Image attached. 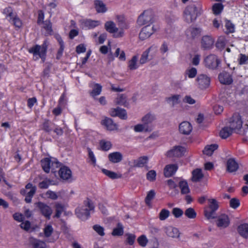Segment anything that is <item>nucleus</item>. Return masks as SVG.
I'll use <instances>...</instances> for the list:
<instances>
[{
  "label": "nucleus",
  "instance_id": "nucleus-2",
  "mask_svg": "<svg viewBox=\"0 0 248 248\" xmlns=\"http://www.w3.org/2000/svg\"><path fill=\"white\" fill-rule=\"evenodd\" d=\"M208 206L204 209V215L207 219L216 217V212L219 208V202L214 198L207 199Z\"/></svg>",
  "mask_w": 248,
  "mask_h": 248
},
{
  "label": "nucleus",
  "instance_id": "nucleus-24",
  "mask_svg": "<svg viewBox=\"0 0 248 248\" xmlns=\"http://www.w3.org/2000/svg\"><path fill=\"white\" fill-rule=\"evenodd\" d=\"M101 124L106 127L108 130L113 131L118 130V126L112 120L109 118H105L101 122Z\"/></svg>",
  "mask_w": 248,
  "mask_h": 248
},
{
  "label": "nucleus",
  "instance_id": "nucleus-42",
  "mask_svg": "<svg viewBox=\"0 0 248 248\" xmlns=\"http://www.w3.org/2000/svg\"><path fill=\"white\" fill-rule=\"evenodd\" d=\"M148 158L147 156H142L135 160L134 166L137 167H143L147 163Z\"/></svg>",
  "mask_w": 248,
  "mask_h": 248
},
{
  "label": "nucleus",
  "instance_id": "nucleus-62",
  "mask_svg": "<svg viewBox=\"0 0 248 248\" xmlns=\"http://www.w3.org/2000/svg\"><path fill=\"white\" fill-rule=\"evenodd\" d=\"M226 32L227 33L233 32L234 31V25L230 21L227 20L225 24Z\"/></svg>",
  "mask_w": 248,
  "mask_h": 248
},
{
  "label": "nucleus",
  "instance_id": "nucleus-53",
  "mask_svg": "<svg viewBox=\"0 0 248 248\" xmlns=\"http://www.w3.org/2000/svg\"><path fill=\"white\" fill-rule=\"evenodd\" d=\"M238 63L240 65H244L248 64V56L240 54L238 58Z\"/></svg>",
  "mask_w": 248,
  "mask_h": 248
},
{
  "label": "nucleus",
  "instance_id": "nucleus-47",
  "mask_svg": "<svg viewBox=\"0 0 248 248\" xmlns=\"http://www.w3.org/2000/svg\"><path fill=\"white\" fill-rule=\"evenodd\" d=\"M99 145L101 149L104 151L108 150L112 146V144L110 141L105 140H101Z\"/></svg>",
  "mask_w": 248,
  "mask_h": 248
},
{
  "label": "nucleus",
  "instance_id": "nucleus-1",
  "mask_svg": "<svg viewBox=\"0 0 248 248\" xmlns=\"http://www.w3.org/2000/svg\"><path fill=\"white\" fill-rule=\"evenodd\" d=\"M201 7L192 4L187 6L184 12V17L187 23H192L194 21L197 17L201 14Z\"/></svg>",
  "mask_w": 248,
  "mask_h": 248
},
{
  "label": "nucleus",
  "instance_id": "nucleus-7",
  "mask_svg": "<svg viewBox=\"0 0 248 248\" xmlns=\"http://www.w3.org/2000/svg\"><path fill=\"white\" fill-rule=\"evenodd\" d=\"M104 27L108 32L113 34V37L114 38H121L124 36V32L123 29L117 27L116 24L112 21L106 22Z\"/></svg>",
  "mask_w": 248,
  "mask_h": 248
},
{
  "label": "nucleus",
  "instance_id": "nucleus-41",
  "mask_svg": "<svg viewBox=\"0 0 248 248\" xmlns=\"http://www.w3.org/2000/svg\"><path fill=\"white\" fill-rule=\"evenodd\" d=\"M52 158H46L41 160V165L43 170L46 172L48 173L50 170V167L49 165H51Z\"/></svg>",
  "mask_w": 248,
  "mask_h": 248
},
{
  "label": "nucleus",
  "instance_id": "nucleus-55",
  "mask_svg": "<svg viewBox=\"0 0 248 248\" xmlns=\"http://www.w3.org/2000/svg\"><path fill=\"white\" fill-rule=\"evenodd\" d=\"M170 212L166 209L161 210L159 214V218L160 220H164L167 219L170 216Z\"/></svg>",
  "mask_w": 248,
  "mask_h": 248
},
{
  "label": "nucleus",
  "instance_id": "nucleus-9",
  "mask_svg": "<svg viewBox=\"0 0 248 248\" xmlns=\"http://www.w3.org/2000/svg\"><path fill=\"white\" fill-rule=\"evenodd\" d=\"M163 231L166 235L170 238L179 239L180 237L181 232L180 231L178 228L172 226H164Z\"/></svg>",
  "mask_w": 248,
  "mask_h": 248
},
{
  "label": "nucleus",
  "instance_id": "nucleus-44",
  "mask_svg": "<svg viewBox=\"0 0 248 248\" xmlns=\"http://www.w3.org/2000/svg\"><path fill=\"white\" fill-rule=\"evenodd\" d=\"M115 102L117 105L126 106L127 103L126 96L122 94H120L116 98Z\"/></svg>",
  "mask_w": 248,
  "mask_h": 248
},
{
  "label": "nucleus",
  "instance_id": "nucleus-34",
  "mask_svg": "<svg viewBox=\"0 0 248 248\" xmlns=\"http://www.w3.org/2000/svg\"><path fill=\"white\" fill-rule=\"evenodd\" d=\"M181 96L179 94H173L166 98V101L172 107H174L180 103Z\"/></svg>",
  "mask_w": 248,
  "mask_h": 248
},
{
  "label": "nucleus",
  "instance_id": "nucleus-10",
  "mask_svg": "<svg viewBox=\"0 0 248 248\" xmlns=\"http://www.w3.org/2000/svg\"><path fill=\"white\" fill-rule=\"evenodd\" d=\"M155 31L154 25H145L141 29L139 33V38L141 40H146L149 38Z\"/></svg>",
  "mask_w": 248,
  "mask_h": 248
},
{
  "label": "nucleus",
  "instance_id": "nucleus-54",
  "mask_svg": "<svg viewBox=\"0 0 248 248\" xmlns=\"http://www.w3.org/2000/svg\"><path fill=\"white\" fill-rule=\"evenodd\" d=\"M115 56L118 57L120 61H124L125 60V55L124 52L121 50L120 48H117L114 54Z\"/></svg>",
  "mask_w": 248,
  "mask_h": 248
},
{
  "label": "nucleus",
  "instance_id": "nucleus-33",
  "mask_svg": "<svg viewBox=\"0 0 248 248\" xmlns=\"http://www.w3.org/2000/svg\"><path fill=\"white\" fill-rule=\"evenodd\" d=\"M192 177L191 180L193 182L200 181L204 177V174L202 172V170L200 169H196L194 170L192 172Z\"/></svg>",
  "mask_w": 248,
  "mask_h": 248
},
{
  "label": "nucleus",
  "instance_id": "nucleus-3",
  "mask_svg": "<svg viewBox=\"0 0 248 248\" xmlns=\"http://www.w3.org/2000/svg\"><path fill=\"white\" fill-rule=\"evenodd\" d=\"M94 206L93 202L87 199L84 202V205L76 209V214L79 218L85 220L90 216V211L93 210Z\"/></svg>",
  "mask_w": 248,
  "mask_h": 248
},
{
  "label": "nucleus",
  "instance_id": "nucleus-25",
  "mask_svg": "<svg viewBox=\"0 0 248 248\" xmlns=\"http://www.w3.org/2000/svg\"><path fill=\"white\" fill-rule=\"evenodd\" d=\"M237 231L242 238L248 240V223H244L239 225Z\"/></svg>",
  "mask_w": 248,
  "mask_h": 248
},
{
  "label": "nucleus",
  "instance_id": "nucleus-30",
  "mask_svg": "<svg viewBox=\"0 0 248 248\" xmlns=\"http://www.w3.org/2000/svg\"><path fill=\"white\" fill-rule=\"evenodd\" d=\"M156 47L155 46H151L148 48L146 50L143 52L140 57L139 63L143 64L147 62L149 60V53L151 50L156 51Z\"/></svg>",
  "mask_w": 248,
  "mask_h": 248
},
{
  "label": "nucleus",
  "instance_id": "nucleus-61",
  "mask_svg": "<svg viewBox=\"0 0 248 248\" xmlns=\"http://www.w3.org/2000/svg\"><path fill=\"white\" fill-rule=\"evenodd\" d=\"M222 9L223 5L221 3H216L213 6V11L216 15L220 14Z\"/></svg>",
  "mask_w": 248,
  "mask_h": 248
},
{
  "label": "nucleus",
  "instance_id": "nucleus-11",
  "mask_svg": "<svg viewBox=\"0 0 248 248\" xmlns=\"http://www.w3.org/2000/svg\"><path fill=\"white\" fill-rule=\"evenodd\" d=\"M234 132L240 133V130L242 126V121L238 115L233 116L228 125Z\"/></svg>",
  "mask_w": 248,
  "mask_h": 248
},
{
  "label": "nucleus",
  "instance_id": "nucleus-21",
  "mask_svg": "<svg viewBox=\"0 0 248 248\" xmlns=\"http://www.w3.org/2000/svg\"><path fill=\"white\" fill-rule=\"evenodd\" d=\"M80 22L84 27L88 29H93L101 24V21L99 20H92L90 19L81 20Z\"/></svg>",
  "mask_w": 248,
  "mask_h": 248
},
{
  "label": "nucleus",
  "instance_id": "nucleus-35",
  "mask_svg": "<svg viewBox=\"0 0 248 248\" xmlns=\"http://www.w3.org/2000/svg\"><path fill=\"white\" fill-rule=\"evenodd\" d=\"M234 131L229 126L226 125L220 131V136L223 139H226L231 136Z\"/></svg>",
  "mask_w": 248,
  "mask_h": 248
},
{
  "label": "nucleus",
  "instance_id": "nucleus-37",
  "mask_svg": "<svg viewBox=\"0 0 248 248\" xmlns=\"http://www.w3.org/2000/svg\"><path fill=\"white\" fill-rule=\"evenodd\" d=\"M138 56L135 55L133 56L132 58L129 61L128 63V67L129 70H134L138 68Z\"/></svg>",
  "mask_w": 248,
  "mask_h": 248
},
{
  "label": "nucleus",
  "instance_id": "nucleus-51",
  "mask_svg": "<svg viewBox=\"0 0 248 248\" xmlns=\"http://www.w3.org/2000/svg\"><path fill=\"white\" fill-rule=\"evenodd\" d=\"M137 241L141 247H145L148 242V240L145 235H142L138 238Z\"/></svg>",
  "mask_w": 248,
  "mask_h": 248
},
{
  "label": "nucleus",
  "instance_id": "nucleus-14",
  "mask_svg": "<svg viewBox=\"0 0 248 248\" xmlns=\"http://www.w3.org/2000/svg\"><path fill=\"white\" fill-rule=\"evenodd\" d=\"M205 66L210 69H216L218 66L220 61L215 55H210L204 60Z\"/></svg>",
  "mask_w": 248,
  "mask_h": 248
},
{
  "label": "nucleus",
  "instance_id": "nucleus-36",
  "mask_svg": "<svg viewBox=\"0 0 248 248\" xmlns=\"http://www.w3.org/2000/svg\"><path fill=\"white\" fill-rule=\"evenodd\" d=\"M134 130L137 132H149L152 130L151 126L142 124H138L134 126Z\"/></svg>",
  "mask_w": 248,
  "mask_h": 248
},
{
  "label": "nucleus",
  "instance_id": "nucleus-43",
  "mask_svg": "<svg viewBox=\"0 0 248 248\" xmlns=\"http://www.w3.org/2000/svg\"><path fill=\"white\" fill-rule=\"evenodd\" d=\"M102 91V86L99 84H94L93 87V90L91 93V95L95 97L99 95Z\"/></svg>",
  "mask_w": 248,
  "mask_h": 248
},
{
  "label": "nucleus",
  "instance_id": "nucleus-48",
  "mask_svg": "<svg viewBox=\"0 0 248 248\" xmlns=\"http://www.w3.org/2000/svg\"><path fill=\"white\" fill-rule=\"evenodd\" d=\"M185 215L190 219H194L196 218L197 213L195 210L192 208H188L186 210Z\"/></svg>",
  "mask_w": 248,
  "mask_h": 248
},
{
  "label": "nucleus",
  "instance_id": "nucleus-63",
  "mask_svg": "<svg viewBox=\"0 0 248 248\" xmlns=\"http://www.w3.org/2000/svg\"><path fill=\"white\" fill-rule=\"evenodd\" d=\"M226 44V39L223 36H220L218 38L217 42L216 43V46L218 48H223Z\"/></svg>",
  "mask_w": 248,
  "mask_h": 248
},
{
  "label": "nucleus",
  "instance_id": "nucleus-29",
  "mask_svg": "<svg viewBox=\"0 0 248 248\" xmlns=\"http://www.w3.org/2000/svg\"><path fill=\"white\" fill-rule=\"evenodd\" d=\"M238 164L234 158H230L227 161V170L229 172L236 171L238 169Z\"/></svg>",
  "mask_w": 248,
  "mask_h": 248
},
{
  "label": "nucleus",
  "instance_id": "nucleus-57",
  "mask_svg": "<svg viewBox=\"0 0 248 248\" xmlns=\"http://www.w3.org/2000/svg\"><path fill=\"white\" fill-rule=\"evenodd\" d=\"M43 28L46 31V33L49 34L52 31L51 24L49 21H45L43 22Z\"/></svg>",
  "mask_w": 248,
  "mask_h": 248
},
{
  "label": "nucleus",
  "instance_id": "nucleus-22",
  "mask_svg": "<svg viewBox=\"0 0 248 248\" xmlns=\"http://www.w3.org/2000/svg\"><path fill=\"white\" fill-rule=\"evenodd\" d=\"M109 113L112 116H118L122 119H127V114L125 110L124 109L119 108H112L110 110Z\"/></svg>",
  "mask_w": 248,
  "mask_h": 248
},
{
  "label": "nucleus",
  "instance_id": "nucleus-28",
  "mask_svg": "<svg viewBox=\"0 0 248 248\" xmlns=\"http://www.w3.org/2000/svg\"><path fill=\"white\" fill-rule=\"evenodd\" d=\"M109 161L113 163L120 162L123 158V155L119 152H115L108 155Z\"/></svg>",
  "mask_w": 248,
  "mask_h": 248
},
{
  "label": "nucleus",
  "instance_id": "nucleus-16",
  "mask_svg": "<svg viewBox=\"0 0 248 248\" xmlns=\"http://www.w3.org/2000/svg\"><path fill=\"white\" fill-rule=\"evenodd\" d=\"M59 174L60 178L63 180L71 181L72 180L71 170L67 167H61L59 170Z\"/></svg>",
  "mask_w": 248,
  "mask_h": 248
},
{
  "label": "nucleus",
  "instance_id": "nucleus-38",
  "mask_svg": "<svg viewBox=\"0 0 248 248\" xmlns=\"http://www.w3.org/2000/svg\"><path fill=\"white\" fill-rule=\"evenodd\" d=\"M217 148L218 145L217 144L207 145L203 150V153L208 156H211Z\"/></svg>",
  "mask_w": 248,
  "mask_h": 248
},
{
  "label": "nucleus",
  "instance_id": "nucleus-8",
  "mask_svg": "<svg viewBox=\"0 0 248 248\" xmlns=\"http://www.w3.org/2000/svg\"><path fill=\"white\" fill-rule=\"evenodd\" d=\"M36 191V187L31 183H28L24 189L21 190V194L25 196V201L27 203H30L31 199Z\"/></svg>",
  "mask_w": 248,
  "mask_h": 248
},
{
  "label": "nucleus",
  "instance_id": "nucleus-5",
  "mask_svg": "<svg viewBox=\"0 0 248 248\" xmlns=\"http://www.w3.org/2000/svg\"><path fill=\"white\" fill-rule=\"evenodd\" d=\"M47 46L46 42H44L41 46L35 45L31 47L29 51L30 53L33 54L35 60L41 58L44 61L46 52Z\"/></svg>",
  "mask_w": 248,
  "mask_h": 248
},
{
  "label": "nucleus",
  "instance_id": "nucleus-49",
  "mask_svg": "<svg viewBox=\"0 0 248 248\" xmlns=\"http://www.w3.org/2000/svg\"><path fill=\"white\" fill-rule=\"evenodd\" d=\"M52 182L53 181L49 179H45L39 183L38 186L41 189H46L50 185H52Z\"/></svg>",
  "mask_w": 248,
  "mask_h": 248
},
{
  "label": "nucleus",
  "instance_id": "nucleus-13",
  "mask_svg": "<svg viewBox=\"0 0 248 248\" xmlns=\"http://www.w3.org/2000/svg\"><path fill=\"white\" fill-rule=\"evenodd\" d=\"M186 151L184 147L175 146L167 152L166 155L169 157H180L184 155Z\"/></svg>",
  "mask_w": 248,
  "mask_h": 248
},
{
  "label": "nucleus",
  "instance_id": "nucleus-40",
  "mask_svg": "<svg viewBox=\"0 0 248 248\" xmlns=\"http://www.w3.org/2000/svg\"><path fill=\"white\" fill-rule=\"evenodd\" d=\"M54 207L55 214L54 216V217L59 218L62 213L64 211V207L63 205L59 202L55 203Z\"/></svg>",
  "mask_w": 248,
  "mask_h": 248
},
{
  "label": "nucleus",
  "instance_id": "nucleus-59",
  "mask_svg": "<svg viewBox=\"0 0 248 248\" xmlns=\"http://www.w3.org/2000/svg\"><path fill=\"white\" fill-rule=\"evenodd\" d=\"M53 232V229L51 225H47L44 229V232L46 237H49Z\"/></svg>",
  "mask_w": 248,
  "mask_h": 248
},
{
  "label": "nucleus",
  "instance_id": "nucleus-64",
  "mask_svg": "<svg viewBox=\"0 0 248 248\" xmlns=\"http://www.w3.org/2000/svg\"><path fill=\"white\" fill-rule=\"evenodd\" d=\"M126 243L130 245H132L135 241L136 236L133 234L128 233L126 234Z\"/></svg>",
  "mask_w": 248,
  "mask_h": 248
},
{
  "label": "nucleus",
  "instance_id": "nucleus-27",
  "mask_svg": "<svg viewBox=\"0 0 248 248\" xmlns=\"http://www.w3.org/2000/svg\"><path fill=\"white\" fill-rule=\"evenodd\" d=\"M178 167L176 164H169L165 166L164 174L165 177H169L173 175L177 171Z\"/></svg>",
  "mask_w": 248,
  "mask_h": 248
},
{
  "label": "nucleus",
  "instance_id": "nucleus-17",
  "mask_svg": "<svg viewBox=\"0 0 248 248\" xmlns=\"http://www.w3.org/2000/svg\"><path fill=\"white\" fill-rule=\"evenodd\" d=\"M230 224V219L228 216L225 214L219 216L216 220L217 226L221 229L227 227Z\"/></svg>",
  "mask_w": 248,
  "mask_h": 248
},
{
  "label": "nucleus",
  "instance_id": "nucleus-12",
  "mask_svg": "<svg viewBox=\"0 0 248 248\" xmlns=\"http://www.w3.org/2000/svg\"><path fill=\"white\" fill-rule=\"evenodd\" d=\"M35 204L41 214L47 219H49L53 211L51 208L45 203L42 202H38Z\"/></svg>",
  "mask_w": 248,
  "mask_h": 248
},
{
  "label": "nucleus",
  "instance_id": "nucleus-6",
  "mask_svg": "<svg viewBox=\"0 0 248 248\" xmlns=\"http://www.w3.org/2000/svg\"><path fill=\"white\" fill-rule=\"evenodd\" d=\"M6 18L11 22L16 28H20L22 26V23L20 18L17 16L16 13L14 12L10 7L6 8L3 12Z\"/></svg>",
  "mask_w": 248,
  "mask_h": 248
},
{
  "label": "nucleus",
  "instance_id": "nucleus-23",
  "mask_svg": "<svg viewBox=\"0 0 248 248\" xmlns=\"http://www.w3.org/2000/svg\"><path fill=\"white\" fill-rule=\"evenodd\" d=\"M93 5L97 13L104 14L106 13L108 10L107 5L102 0H94Z\"/></svg>",
  "mask_w": 248,
  "mask_h": 248
},
{
  "label": "nucleus",
  "instance_id": "nucleus-15",
  "mask_svg": "<svg viewBox=\"0 0 248 248\" xmlns=\"http://www.w3.org/2000/svg\"><path fill=\"white\" fill-rule=\"evenodd\" d=\"M196 82L199 88L205 89L209 86L210 79L206 75L201 74L197 77Z\"/></svg>",
  "mask_w": 248,
  "mask_h": 248
},
{
  "label": "nucleus",
  "instance_id": "nucleus-56",
  "mask_svg": "<svg viewBox=\"0 0 248 248\" xmlns=\"http://www.w3.org/2000/svg\"><path fill=\"white\" fill-rule=\"evenodd\" d=\"M156 172L154 170L149 171L146 174L147 179L150 182H154L156 179Z\"/></svg>",
  "mask_w": 248,
  "mask_h": 248
},
{
  "label": "nucleus",
  "instance_id": "nucleus-58",
  "mask_svg": "<svg viewBox=\"0 0 248 248\" xmlns=\"http://www.w3.org/2000/svg\"><path fill=\"white\" fill-rule=\"evenodd\" d=\"M102 171L105 174L111 179H116L121 177L120 176H118L117 174L115 172L108 170L103 169Z\"/></svg>",
  "mask_w": 248,
  "mask_h": 248
},
{
  "label": "nucleus",
  "instance_id": "nucleus-46",
  "mask_svg": "<svg viewBox=\"0 0 248 248\" xmlns=\"http://www.w3.org/2000/svg\"><path fill=\"white\" fill-rule=\"evenodd\" d=\"M124 233L123 225L121 223H118L116 228H114L112 232L113 236L122 235Z\"/></svg>",
  "mask_w": 248,
  "mask_h": 248
},
{
  "label": "nucleus",
  "instance_id": "nucleus-52",
  "mask_svg": "<svg viewBox=\"0 0 248 248\" xmlns=\"http://www.w3.org/2000/svg\"><path fill=\"white\" fill-rule=\"evenodd\" d=\"M155 195V193L154 190H151L148 192L145 199V202L146 204H150V202L154 198Z\"/></svg>",
  "mask_w": 248,
  "mask_h": 248
},
{
  "label": "nucleus",
  "instance_id": "nucleus-19",
  "mask_svg": "<svg viewBox=\"0 0 248 248\" xmlns=\"http://www.w3.org/2000/svg\"><path fill=\"white\" fill-rule=\"evenodd\" d=\"M214 44V39L210 36H203L201 40L202 47L204 49H209L212 47Z\"/></svg>",
  "mask_w": 248,
  "mask_h": 248
},
{
  "label": "nucleus",
  "instance_id": "nucleus-18",
  "mask_svg": "<svg viewBox=\"0 0 248 248\" xmlns=\"http://www.w3.org/2000/svg\"><path fill=\"white\" fill-rule=\"evenodd\" d=\"M201 29L199 28L189 27L186 31V35L188 39H194L201 35Z\"/></svg>",
  "mask_w": 248,
  "mask_h": 248
},
{
  "label": "nucleus",
  "instance_id": "nucleus-20",
  "mask_svg": "<svg viewBox=\"0 0 248 248\" xmlns=\"http://www.w3.org/2000/svg\"><path fill=\"white\" fill-rule=\"evenodd\" d=\"M179 130L182 134L189 135L192 130V126L190 123L184 121L179 124Z\"/></svg>",
  "mask_w": 248,
  "mask_h": 248
},
{
  "label": "nucleus",
  "instance_id": "nucleus-4",
  "mask_svg": "<svg viewBox=\"0 0 248 248\" xmlns=\"http://www.w3.org/2000/svg\"><path fill=\"white\" fill-rule=\"evenodd\" d=\"M155 15L153 10L148 9L144 11L139 16L137 23L140 26L153 25V23L155 21Z\"/></svg>",
  "mask_w": 248,
  "mask_h": 248
},
{
  "label": "nucleus",
  "instance_id": "nucleus-39",
  "mask_svg": "<svg viewBox=\"0 0 248 248\" xmlns=\"http://www.w3.org/2000/svg\"><path fill=\"white\" fill-rule=\"evenodd\" d=\"M155 119V115L152 113H148L144 115L141 119L144 124L148 125Z\"/></svg>",
  "mask_w": 248,
  "mask_h": 248
},
{
  "label": "nucleus",
  "instance_id": "nucleus-50",
  "mask_svg": "<svg viewBox=\"0 0 248 248\" xmlns=\"http://www.w3.org/2000/svg\"><path fill=\"white\" fill-rule=\"evenodd\" d=\"M87 151L88 153V157L89 159V162L93 166L96 165V158L90 148H87Z\"/></svg>",
  "mask_w": 248,
  "mask_h": 248
},
{
  "label": "nucleus",
  "instance_id": "nucleus-32",
  "mask_svg": "<svg viewBox=\"0 0 248 248\" xmlns=\"http://www.w3.org/2000/svg\"><path fill=\"white\" fill-rule=\"evenodd\" d=\"M29 241L33 248H46V244L43 241L32 237H30Z\"/></svg>",
  "mask_w": 248,
  "mask_h": 248
},
{
  "label": "nucleus",
  "instance_id": "nucleus-26",
  "mask_svg": "<svg viewBox=\"0 0 248 248\" xmlns=\"http://www.w3.org/2000/svg\"><path fill=\"white\" fill-rule=\"evenodd\" d=\"M218 79L220 82L223 84H230L232 82V76L229 73L223 72L218 76Z\"/></svg>",
  "mask_w": 248,
  "mask_h": 248
},
{
  "label": "nucleus",
  "instance_id": "nucleus-31",
  "mask_svg": "<svg viewBox=\"0 0 248 248\" xmlns=\"http://www.w3.org/2000/svg\"><path fill=\"white\" fill-rule=\"evenodd\" d=\"M115 17L116 22L120 29H123V31H124V30L128 29V25L125 22V18L123 15H116Z\"/></svg>",
  "mask_w": 248,
  "mask_h": 248
},
{
  "label": "nucleus",
  "instance_id": "nucleus-60",
  "mask_svg": "<svg viewBox=\"0 0 248 248\" xmlns=\"http://www.w3.org/2000/svg\"><path fill=\"white\" fill-rule=\"evenodd\" d=\"M45 195L47 198L52 200H56L58 198V196L57 195V193L51 190L47 191L45 193Z\"/></svg>",
  "mask_w": 248,
  "mask_h": 248
},
{
  "label": "nucleus",
  "instance_id": "nucleus-45",
  "mask_svg": "<svg viewBox=\"0 0 248 248\" xmlns=\"http://www.w3.org/2000/svg\"><path fill=\"white\" fill-rule=\"evenodd\" d=\"M179 186L182 194H185L189 192V189L187 182L185 181H181L179 182Z\"/></svg>",
  "mask_w": 248,
  "mask_h": 248
}]
</instances>
